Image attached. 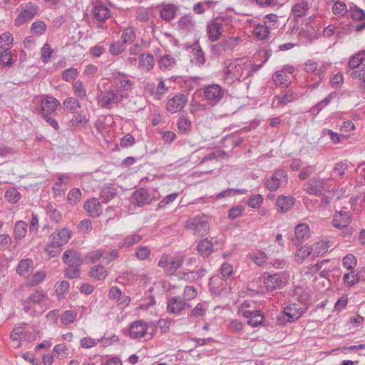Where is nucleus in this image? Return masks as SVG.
<instances>
[{"mask_svg": "<svg viewBox=\"0 0 365 365\" xmlns=\"http://www.w3.org/2000/svg\"><path fill=\"white\" fill-rule=\"evenodd\" d=\"M122 96L116 93L113 90L100 91L97 95L98 105L102 108L111 109L115 103H118Z\"/></svg>", "mask_w": 365, "mask_h": 365, "instance_id": "nucleus-3", "label": "nucleus"}, {"mask_svg": "<svg viewBox=\"0 0 365 365\" xmlns=\"http://www.w3.org/2000/svg\"><path fill=\"white\" fill-rule=\"evenodd\" d=\"M204 97L211 106L219 103L226 95V90L220 85L213 83L207 85L203 90Z\"/></svg>", "mask_w": 365, "mask_h": 365, "instance_id": "nucleus-2", "label": "nucleus"}, {"mask_svg": "<svg viewBox=\"0 0 365 365\" xmlns=\"http://www.w3.org/2000/svg\"><path fill=\"white\" fill-rule=\"evenodd\" d=\"M348 170V164L346 162H340L334 165L332 170L333 175L336 176L342 177Z\"/></svg>", "mask_w": 365, "mask_h": 365, "instance_id": "nucleus-54", "label": "nucleus"}, {"mask_svg": "<svg viewBox=\"0 0 365 365\" xmlns=\"http://www.w3.org/2000/svg\"><path fill=\"white\" fill-rule=\"evenodd\" d=\"M78 75V70L75 68H70L63 72L62 78L64 81L70 82L74 81Z\"/></svg>", "mask_w": 365, "mask_h": 365, "instance_id": "nucleus-59", "label": "nucleus"}, {"mask_svg": "<svg viewBox=\"0 0 365 365\" xmlns=\"http://www.w3.org/2000/svg\"><path fill=\"white\" fill-rule=\"evenodd\" d=\"M113 82L116 86L123 91H128L132 86V82L125 75L120 73H118L117 76L113 77Z\"/></svg>", "mask_w": 365, "mask_h": 365, "instance_id": "nucleus-24", "label": "nucleus"}, {"mask_svg": "<svg viewBox=\"0 0 365 365\" xmlns=\"http://www.w3.org/2000/svg\"><path fill=\"white\" fill-rule=\"evenodd\" d=\"M207 273V270L204 268H200L197 271H188L184 274L188 279L197 280L203 277Z\"/></svg>", "mask_w": 365, "mask_h": 365, "instance_id": "nucleus-50", "label": "nucleus"}, {"mask_svg": "<svg viewBox=\"0 0 365 365\" xmlns=\"http://www.w3.org/2000/svg\"><path fill=\"white\" fill-rule=\"evenodd\" d=\"M297 98V94L291 90L287 91L283 95L275 96L274 98L279 101L280 105L284 106L292 102Z\"/></svg>", "mask_w": 365, "mask_h": 365, "instance_id": "nucleus-38", "label": "nucleus"}, {"mask_svg": "<svg viewBox=\"0 0 365 365\" xmlns=\"http://www.w3.org/2000/svg\"><path fill=\"white\" fill-rule=\"evenodd\" d=\"M81 197V190L78 188H74L69 191V192L68 194L67 199L71 204L75 205V204H77L80 201Z\"/></svg>", "mask_w": 365, "mask_h": 365, "instance_id": "nucleus-55", "label": "nucleus"}, {"mask_svg": "<svg viewBox=\"0 0 365 365\" xmlns=\"http://www.w3.org/2000/svg\"><path fill=\"white\" fill-rule=\"evenodd\" d=\"M91 276L96 279H104L107 276V272L103 266L97 265L91 269Z\"/></svg>", "mask_w": 365, "mask_h": 365, "instance_id": "nucleus-42", "label": "nucleus"}, {"mask_svg": "<svg viewBox=\"0 0 365 365\" xmlns=\"http://www.w3.org/2000/svg\"><path fill=\"white\" fill-rule=\"evenodd\" d=\"M177 7L173 4H167L160 10V16L165 21H170L175 18Z\"/></svg>", "mask_w": 365, "mask_h": 365, "instance_id": "nucleus-31", "label": "nucleus"}, {"mask_svg": "<svg viewBox=\"0 0 365 365\" xmlns=\"http://www.w3.org/2000/svg\"><path fill=\"white\" fill-rule=\"evenodd\" d=\"M76 318V313L73 311H66L61 316V320L63 324L73 322Z\"/></svg>", "mask_w": 365, "mask_h": 365, "instance_id": "nucleus-63", "label": "nucleus"}, {"mask_svg": "<svg viewBox=\"0 0 365 365\" xmlns=\"http://www.w3.org/2000/svg\"><path fill=\"white\" fill-rule=\"evenodd\" d=\"M178 25L182 30H190L193 26L192 16L190 15H185L181 17L178 21Z\"/></svg>", "mask_w": 365, "mask_h": 365, "instance_id": "nucleus-48", "label": "nucleus"}, {"mask_svg": "<svg viewBox=\"0 0 365 365\" xmlns=\"http://www.w3.org/2000/svg\"><path fill=\"white\" fill-rule=\"evenodd\" d=\"M69 283L67 281L57 282L55 285V290L58 298H63L69 290Z\"/></svg>", "mask_w": 365, "mask_h": 365, "instance_id": "nucleus-46", "label": "nucleus"}, {"mask_svg": "<svg viewBox=\"0 0 365 365\" xmlns=\"http://www.w3.org/2000/svg\"><path fill=\"white\" fill-rule=\"evenodd\" d=\"M245 66L242 64L228 63L223 70L225 78L232 81L240 80L242 77V71Z\"/></svg>", "mask_w": 365, "mask_h": 365, "instance_id": "nucleus-10", "label": "nucleus"}, {"mask_svg": "<svg viewBox=\"0 0 365 365\" xmlns=\"http://www.w3.org/2000/svg\"><path fill=\"white\" fill-rule=\"evenodd\" d=\"M34 262L31 259H22L19 262L16 268L17 273L21 276H26L33 267Z\"/></svg>", "mask_w": 365, "mask_h": 365, "instance_id": "nucleus-32", "label": "nucleus"}, {"mask_svg": "<svg viewBox=\"0 0 365 365\" xmlns=\"http://www.w3.org/2000/svg\"><path fill=\"white\" fill-rule=\"evenodd\" d=\"M27 225L22 220L17 221L14 228V236L16 240L22 239L26 233Z\"/></svg>", "mask_w": 365, "mask_h": 365, "instance_id": "nucleus-34", "label": "nucleus"}, {"mask_svg": "<svg viewBox=\"0 0 365 365\" xmlns=\"http://www.w3.org/2000/svg\"><path fill=\"white\" fill-rule=\"evenodd\" d=\"M184 257L182 255L173 257L169 262L166 272L169 274H174L183 264Z\"/></svg>", "mask_w": 365, "mask_h": 365, "instance_id": "nucleus-35", "label": "nucleus"}, {"mask_svg": "<svg viewBox=\"0 0 365 365\" xmlns=\"http://www.w3.org/2000/svg\"><path fill=\"white\" fill-rule=\"evenodd\" d=\"M27 299L31 303L41 304L48 299V295L43 290L36 289L30 294Z\"/></svg>", "mask_w": 365, "mask_h": 365, "instance_id": "nucleus-30", "label": "nucleus"}, {"mask_svg": "<svg viewBox=\"0 0 365 365\" xmlns=\"http://www.w3.org/2000/svg\"><path fill=\"white\" fill-rule=\"evenodd\" d=\"M73 90L78 97L83 98L86 96V90L81 81H77L73 83Z\"/></svg>", "mask_w": 365, "mask_h": 365, "instance_id": "nucleus-58", "label": "nucleus"}, {"mask_svg": "<svg viewBox=\"0 0 365 365\" xmlns=\"http://www.w3.org/2000/svg\"><path fill=\"white\" fill-rule=\"evenodd\" d=\"M365 61V52L361 51L352 56L348 63V66L351 68H357Z\"/></svg>", "mask_w": 365, "mask_h": 365, "instance_id": "nucleus-37", "label": "nucleus"}, {"mask_svg": "<svg viewBox=\"0 0 365 365\" xmlns=\"http://www.w3.org/2000/svg\"><path fill=\"white\" fill-rule=\"evenodd\" d=\"M312 248L308 245H304L296 252L297 261L299 263H302L305 259H307L312 253Z\"/></svg>", "mask_w": 365, "mask_h": 365, "instance_id": "nucleus-40", "label": "nucleus"}, {"mask_svg": "<svg viewBox=\"0 0 365 365\" xmlns=\"http://www.w3.org/2000/svg\"><path fill=\"white\" fill-rule=\"evenodd\" d=\"M62 259L69 267H80L83 263V259L81 254L73 250H68L65 251Z\"/></svg>", "mask_w": 365, "mask_h": 365, "instance_id": "nucleus-14", "label": "nucleus"}, {"mask_svg": "<svg viewBox=\"0 0 365 365\" xmlns=\"http://www.w3.org/2000/svg\"><path fill=\"white\" fill-rule=\"evenodd\" d=\"M13 36L9 33L6 32L0 36V47L9 48L13 44Z\"/></svg>", "mask_w": 365, "mask_h": 365, "instance_id": "nucleus-56", "label": "nucleus"}, {"mask_svg": "<svg viewBox=\"0 0 365 365\" xmlns=\"http://www.w3.org/2000/svg\"><path fill=\"white\" fill-rule=\"evenodd\" d=\"M132 197L134 200L136 205L143 206L148 205L151 202V198L148 191L145 188H139L134 191L132 195Z\"/></svg>", "mask_w": 365, "mask_h": 365, "instance_id": "nucleus-16", "label": "nucleus"}, {"mask_svg": "<svg viewBox=\"0 0 365 365\" xmlns=\"http://www.w3.org/2000/svg\"><path fill=\"white\" fill-rule=\"evenodd\" d=\"M71 238V232L63 228L56 230L48 236V242L45 247V252L49 257L58 256L61 250V247L66 245Z\"/></svg>", "mask_w": 365, "mask_h": 365, "instance_id": "nucleus-1", "label": "nucleus"}, {"mask_svg": "<svg viewBox=\"0 0 365 365\" xmlns=\"http://www.w3.org/2000/svg\"><path fill=\"white\" fill-rule=\"evenodd\" d=\"M143 238V236L138 234H133L126 236L125 238H123L119 243H118V247L119 248H125L129 247L138 242H140Z\"/></svg>", "mask_w": 365, "mask_h": 365, "instance_id": "nucleus-29", "label": "nucleus"}, {"mask_svg": "<svg viewBox=\"0 0 365 365\" xmlns=\"http://www.w3.org/2000/svg\"><path fill=\"white\" fill-rule=\"evenodd\" d=\"M187 227L195 231V234L200 236H204L209 230V224L203 217L195 216L187 222Z\"/></svg>", "mask_w": 365, "mask_h": 365, "instance_id": "nucleus-7", "label": "nucleus"}, {"mask_svg": "<svg viewBox=\"0 0 365 365\" xmlns=\"http://www.w3.org/2000/svg\"><path fill=\"white\" fill-rule=\"evenodd\" d=\"M254 34L257 38L263 40L269 34V29L267 26L258 25L254 29Z\"/></svg>", "mask_w": 365, "mask_h": 365, "instance_id": "nucleus-52", "label": "nucleus"}, {"mask_svg": "<svg viewBox=\"0 0 365 365\" xmlns=\"http://www.w3.org/2000/svg\"><path fill=\"white\" fill-rule=\"evenodd\" d=\"M272 80L277 86L287 88L291 83L289 76L283 71H276L272 75Z\"/></svg>", "mask_w": 365, "mask_h": 365, "instance_id": "nucleus-25", "label": "nucleus"}, {"mask_svg": "<svg viewBox=\"0 0 365 365\" xmlns=\"http://www.w3.org/2000/svg\"><path fill=\"white\" fill-rule=\"evenodd\" d=\"M38 7L31 2L20 6V13L14 21L16 26H21L31 20L37 14Z\"/></svg>", "mask_w": 365, "mask_h": 365, "instance_id": "nucleus-4", "label": "nucleus"}, {"mask_svg": "<svg viewBox=\"0 0 365 365\" xmlns=\"http://www.w3.org/2000/svg\"><path fill=\"white\" fill-rule=\"evenodd\" d=\"M168 91V87L165 84V81L160 78L157 86L156 91L153 93L155 98L160 99L161 96Z\"/></svg>", "mask_w": 365, "mask_h": 365, "instance_id": "nucleus-64", "label": "nucleus"}, {"mask_svg": "<svg viewBox=\"0 0 365 365\" xmlns=\"http://www.w3.org/2000/svg\"><path fill=\"white\" fill-rule=\"evenodd\" d=\"M240 41V38L239 37H229L222 40L221 43L225 51H232L238 45Z\"/></svg>", "mask_w": 365, "mask_h": 365, "instance_id": "nucleus-47", "label": "nucleus"}, {"mask_svg": "<svg viewBox=\"0 0 365 365\" xmlns=\"http://www.w3.org/2000/svg\"><path fill=\"white\" fill-rule=\"evenodd\" d=\"M176 65V60L171 55L163 56L158 62L159 68L162 71L171 70Z\"/></svg>", "mask_w": 365, "mask_h": 365, "instance_id": "nucleus-28", "label": "nucleus"}, {"mask_svg": "<svg viewBox=\"0 0 365 365\" xmlns=\"http://www.w3.org/2000/svg\"><path fill=\"white\" fill-rule=\"evenodd\" d=\"M93 17L98 21H106L110 16V9L103 4H97L93 8Z\"/></svg>", "mask_w": 365, "mask_h": 365, "instance_id": "nucleus-18", "label": "nucleus"}, {"mask_svg": "<svg viewBox=\"0 0 365 365\" xmlns=\"http://www.w3.org/2000/svg\"><path fill=\"white\" fill-rule=\"evenodd\" d=\"M147 331V325L142 321L138 320L133 322L129 329V336L132 339H138L145 336Z\"/></svg>", "mask_w": 365, "mask_h": 365, "instance_id": "nucleus-15", "label": "nucleus"}, {"mask_svg": "<svg viewBox=\"0 0 365 365\" xmlns=\"http://www.w3.org/2000/svg\"><path fill=\"white\" fill-rule=\"evenodd\" d=\"M326 184L325 179L312 178L304 185L303 190L309 195H317L322 190H326Z\"/></svg>", "mask_w": 365, "mask_h": 365, "instance_id": "nucleus-9", "label": "nucleus"}, {"mask_svg": "<svg viewBox=\"0 0 365 365\" xmlns=\"http://www.w3.org/2000/svg\"><path fill=\"white\" fill-rule=\"evenodd\" d=\"M178 128L180 133H187L192 128V123L185 116H181L178 122Z\"/></svg>", "mask_w": 365, "mask_h": 365, "instance_id": "nucleus-43", "label": "nucleus"}, {"mask_svg": "<svg viewBox=\"0 0 365 365\" xmlns=\"http://www.w3.org/2000/svg\"><path fill=\"white\" fill-rule=\"evenodd\" d=\"M222 19L216 18L207 25V34L211 41H217L222 32Z\"/></svg>", "mask_w": 365, "mask_h": 365, "instance_id": "nucleus-8", "label": "nucleus"}, {"mask_svg": "<svg viewBox=\"0 0 365 365\" xmlns=\"http://www.w3.org/2000/svg\"><path fill=\"white\" fill-rule=\"evenodd\" d=\"M197 250L201 257H208L213 252L212 243L207 238L201 240L197 242Z\"/></svg>", "mask_w": 365, "mask_h": 365, "instance_id": "nucleus-21", "label": "nucleus"}, {"mask_svg": "<svg viewBox=\"0 0 365 365\" xmlns=\"http://www.w3.org/2000/svg\"><path fill=\"white\" fill-rule=\"evenodd\" d=\"M47 213L51 220L56 223L58 222L61 219V212L58 210L53 208L51 205L47 207Z\"/></svg>", "mask_w": 365, "mask_h": 365, "instance_id": "nucleus-61", "label": "nucleus"}, {"mask_svg": "<svg viewBox=\"0 0 365 365\" xmlns=\"http://www.w3.org/2000/svg\"><path fill=\"white\" fill-rule=\"evenodd\" d=\"M125 43L120 41H116L110 44L109 48V52L113 56H118L125 51Z\"/></svg>", "mask_w": 365, "mask_h": 365, "instance_id": "nucleus-53", "label": "nucleus"}, {"mask_svg": "<svg viewBox=\"0 0 365 365\" xmlns=\"http://www.w3.org/2000/svg\"><path fill=\"white\" fill-rule=\"evenodd\" d=\"M70 177L66 175H59L55 182L53 190L56 195H61L66 189V185L69 182Z\"/></svg>", "mask_w": 365, "mask_h": 365, "instance_id": "nucleus-26", "label": "nucleus"}, {"mask_svg": "<svg viewBox=\"0 0 365 365\" xmlns=\"http://www.w3.org/2000/svg\"><path fill=\"white\" fill-rule=\"evenodd\" d=\"M46 29V25L43 21H35L32 24L31 30L33 33L37 35H41Z\"/></svg>", "mask_w": 365, "mask_h": 365, "instance_id": "nucleus-60", "label": "nucleus"}, {"mask_svg": "<svg viewBox=\"0 0 365 365\" xmlns=\"http://www.w3.org/2000/svg\"><path fill=\"white\" fill-rule=\"evenodd\" d=\"M154 66V57L151 53H143L140 56L138 67L145 72L150 71Z\"/></svg>", "mask_w": 365, "mask_h": 365, "instance_id": "nucleus-23", "label": "nucleus"}, {"mask_svg": "<svg viewBox=\"0 0 365 365\" xmlns=\"http://www.w3.org/2000/svg\"><path fill=\"white\" fill-rule=\"evenodd\" d=\"M84 208L92 217H97L102 213V205L96 198L88 200L84 205Z\"/></svg>", "mask_w": 365, "mask_h": 365, "instance_id": "nucleus-19", "label": "nucleus"}, {"mask_svg": "<svg viewBox=\"0 0 365 365\" xmlns=\"http://www.w3.org/2000/svg\"><path fill=\"white\" fill-rule=\"evenodd\" d=\"M352 218V214L350 211L341 209L335 212L332 220V225L339 230L345 229L351 224Z\"/></svg>", "mask_w": 365, "mask_h": 365, "instance_id": "nucleus-6", "label": "nucleus"}, {"mask_svg": "<svg viewBox=\"0 0 365 365\" xmlns=\"http://www.w3.org/2000/svg\"><path fill=\"white\" fill-rule=\"evenodd\" d=\"M150 255V250L146 246H140L136 249L135 256L140 260H145Z\"/></svg>", "mask_w": 365, "mask_h": 365, "instance_id": "nucleus-57", "label": "nucleus"}, {"mask_svg": "<svg viewBox=\"0 0 365 365\" xmlns=\"http://www.w3.org/2000/svg\"><path fill=\"white\" fill-rule=\"evenodd\" d=\"M310 9L309 3L306 1L301 0L297 2L292 7V11L293 14L297 18L305 16L307 11Z\"/></svg>", "mask_w": 365, "mask_h": 365, "instance_id": "nucleus-22", "label": "nucleus"}, {"mask_svg": "<svg viewBox=\"0 0 365 365\" xmlns=\"http://www.w3.org/2000/svg\"><path fill=\"white\" fill-rule=\"evenodd\" d=\"M282 280L278 274H269L264 279L265 286L268 289L273 290L279 287Z\"/></svg>", "mask_w": 365, "mask_h": 365, "instance_id": "nucleus-36", "label": "nucleus"}, {"mask_svg": "<svg viewBox=\"0 0 365 365\" xmlns=\"http://www.w3.org/2000/svg\"><path fill=\"white\" fill-rule=\"evenodd\" d=\"M136 37L135 31L131 26L126 28L121 34V39L123 43H132Z\"/></svg>", "mask_w": 365, "mask_h": 365, "instance_id": "nucleus-45", "label": "nucleus"}, {"mask_svg": "<svg viewBox=\"0 0 365 365\" xmlns=\"http://www.w3.org/2000/svg\"><path fill=\"white\" fill-rule=\"evenodd\" d=\"M242 316L248 319V324L254 327L262 325L264 319V315L259 310H245L242 311Z\"/></svg>", "mask_w": 365, "mask_h": 365, "instance_id": "nucleus-13", "label": "nucleus"}, {"mask_svg": "<svg viewBox=\"0 0 365 365\" xmlns=\"http://www.w3.org/2000/svg\"><path fill=\"white\" fill-rule=\"evenodd\" d=\"M59 106V102L52 96H46L41 100L40 113L41 115L53 113Z\"/></svg>", "mask_w": 365, "mask_h": 365, "instance_id": "nucleus-11", "label": "nucleus"}, {"mask_svg": "<svg viewBox=\"0 0 365 365\" xmlns=\"http://www.w3.org/2000/svg\"><path fill=\"white\" fill-rule=\"evenodd\" d=\"M186 303L178 297L170 299L167 304V310L169 313L177 314L185 308Z\"/></svg>", "mask_w": 365, "mask_h": 365, "instance_id": "nucleus-20", "label": "nucleus"}, {"mask_svg": "<svg viewBox=\"0 0 365 365\" xmlns=\"http://www.w3.org/2000/svg\"><path fill=\"white\" fill-rule=\"evenodd\" d=\"M46 274L43 271L36 272L30 279L26 282V287H34L40 284L45 279Z\"/></svg>", "mask_w": 365, "mask_h": 365, "instance_id": "nucleus-41", "label": "nucleus"}, {"mask_svg": "<svg viewBox=\"0 0 365 365\" xmlns=\"http://www.w3.org/2000/svg\"><path fill=\"white\" fill-rule=\"evenodd\" d=\"M295 203V198L292 196L280 195L276 201V206L280 212H287Z\"/></svg>", "mask_w": 365, "mask_h": 365, "instance_id": "nucleus-17", "label": "nucleus"}, {"mask_svg": "<svg viewBox=\"0 0 365 365\" xmlns=\"http://www.w3.org/2000/svg\"><path fill=\"white\" fill-rule=\"evenodd\" d=\"M5 198L9 202L16 203L20 199V194L16 188H10L5 192Z\"/></svg>", "mask_w": 365, "mask_h": 365, "instance_id": "nucleus-51", "label": "nucleus"}, {"mask_svg": "<svg viewBox=\"0 0 365 365\" xmlns=\"http://www.w3.org/2000/svg\"><path fill=\"white\" fill-rule=\"evenodd\" d=\"M287 182V172L284 170H277L270 178L265 181V187L270 191H276L283 184Z\"/></svg>", "mask_w": 365, "mask_h": 365, "instance_id": "nucleus-5", "label": "nucleus"}, {"mask_svg": "<svg viewBox=\"0 0 365 365\" xmlns=\"http://www.w3.org/2000/svg\"><path fill=\"white\" fill-rule=\"evenodd\" d=\"M187 101V97L183 94L175 96L168 101L166 108L172 113H177L185 106Z\"/></svg>", "mask_w": 365, "mask_h": 365, "instance_id": "nucleus-12", "label": "nucleus"}, {"mask_svg": "<svg viewBox=\"0 0 365 365\" xmlns=\"http://www.w3.org/2000/svg\"><path fill=\"white\" fill-rule=\"evenodd\" d=\"M356 259L352 254H349L343 258V264L348 269H352L356 265Z\"/></svg>", "mask_w": 365, "mask_h": 365, "instance_id": "nucleus-62", "label": "nucleus"}, {"mask_svg": "<svg viewBox=\"0 0 365 365\" xmlns=\"http://www.w3.org/2000/svg\"><path fill=\"white\" fill-rule=\"evenodd\" d=\"M0 63L9 67L13 64L12 53L9 48L0 47Z\"/></svg>", "mask_w": 365, "mask_h": 365, "instance_id": "nucleus-33", "label": "nucleus"}, {"mask_svg": "<svg viewBox=\"0 0 365 365\" xmlns=\"http://www.w3.org/2000/svg\"><path fill=\"white\" fill-rule=\"evenodd\" d=\"M117 194V190L113 187H106L103 188L101 192V198L103 203H107Z\"/></svg>", "mask_w": 365, "mask_h": 365, "instance_id": "nucleus-39", "label": "nucleus"}, {"mask_svg": "<svg viewBox=\"0 0 365 365\" xmlns=\"http://www.w3.org/2000/svg\"><path fill=\"white\" fill-rule=\"evenodd\" d=\"M191 49L195 56L196 64L199 66L204 65L205 63V54L200 46L198 41H195L194 42V43L191 46Z\"/></svg>", "mask_w": 365, "mask_h": 365, "instance_id": "nucleus-27", "label": "nucleus"}, {"mask_svg": "<svg viewBox=\"0 0 365 365\" xmlns=\"http://www.w3.org/2000/svg\"><path fill=\"white\" fill-rule=\"evenodd\" d=\"M64 109L71 112H75L78 108L81 107L78 101L74 98H68L63 102Z\"/></svg>", "mask_w": 365, "mask_h": 365, "instance_id": "nucleus-49", "label": "nucleus"}, {"mask_svg": "<svg viewBox=\"0 0 365 365\" xmlns=\"http://www.w3.org/2000/svg\"><path fill=\"white\" fill-rule=\"evenodd\" d=\"M309 228L306 224H299L296 227L295 235L298 240H304L308 237Z\"/></svg>", "mask_w": 365, "mask_h": 365, "instance_id": "nucleus-44", "label": "nucleus"}]
</instances>
